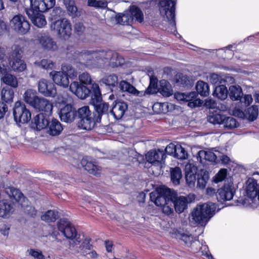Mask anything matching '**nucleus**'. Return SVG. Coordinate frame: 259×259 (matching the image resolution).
Listing matches in <instances>:
<instances>
[{"label":"nucleus","mask_w":259,"mask_h":259,"mask_svg":"<svg viewBox=\"0 0 259 259\" xmlns=\"http://www.w3.org/2000/svg\"><path fill=\"white\" fill-rule=\"evenodd\" d=\"M245 196L241 204L244 207L255 208L259 205V183L254 178H249L244 185Z\"/></svg>","instance_id":"f257e3e1"},{"label":"nucleus","mask_w":259,"mask_h":259,"mask_svg":"<svg viewBox=\"0 0 259 259\" xmlns=\"http://www.w3.org/2000/svg\"><path fill=\"white\" fill-rule=\"evenodd\" d=\"M215 209V204L212 202L198 205L191 212L190 221L203 226L213 215Z\"/></svg>","instance_id":"f03ea898"},{"label":"nucleus","mask_w":259,"mask_h":259,"mask_svg":"<svg viewBox=\"0 0 259 259\" xmlns=\"http://www.w3.org/2000/svg\"><path fill=\"white\" fill-rule=\"evenodd\" d=\"M77 126L79 128L90 131L93 129L96 123L100 122L97 121L96 114H93L89 107L84 106L78 109L77 111Z\"/></svg>","instance_id":"7ed1b4c3"},{"label":"nucleus","mask_w":259,"mask_h":259,"mask_svg":"<svg viewBox=\"0 0 259 259\" xmlns=\"http://www.w3.org/2000/svg\"><path fill=\"white\" fill-rule=\"evenodd\" d=\"M228 201L233 199L238 183V169L237 164L228 157Z\"/></svg>","instance_id":"20e7f679"},{"label":"nucleus","mask_w":259,"mask_h":259,"mask_svg":"<svg viewBox=\"0 0 259 259\" xmlns=\"http://www.w3.org/2000/svg\"><path fill=\"white\" fill-rule=\"evenodd\" d=\"M50 28L59 37L65 40L68 39L72 33V25L70 21L65 18L59 19L52 22Z\"/></svg>","instance_id":"39448f33"},{"label":"nucleus","mask_w":259,"mask_h":259,"mask_svg":"<svg viewBox=\"0 0 259 259\" xmlns=\"http://www.w3.org/2000/svg\"><path fill=\"white\" fill-rule=\"evenodd\" d=\"M157 84L155 80H151L148 88L145 90V93L139 91L128 82L125 80H121L119 82V88L122 92H127L134 96L142 97L145 94H152L156 93Z\"/></svg>","instance_id":"423d86ee"},{"label":"nucleus","mask_w":259,"mask_h":259,"mask_svg":"<svg viewBox=\"0 0 259 259\" xmlns=\"http://www.w3.org/2000/svg\"><path fill=\"white\" fill-rule=\"evenodd\" d=\"M95 51L92 50H82L81 51L73 49L68 54L69 57H71L73 59H77L82 64L87 67H96V62L95 61Z\"/></svg>","instance_id":"0eeeda50"},{"label":"nucleus","mask_w":259,"mask_h":259,"mask_svg":"<svg viewBox=\"0 0 259 259\" xmlns=\"http://www.w3.org/2000/svg\"><path fill=\"white\" fill-rule=\"evenodd\" d=\"M174 197V190L164 186L160 187L156 190L150 193V200L158 206L161 207L167 200Z\"/></svg>","instance_id":"6e6552de"},{"label":"nucleus","mask_w":259,"mask_h":259,"mask_svg":"<svg viewBox=\"0 0 259 259\" xmlns=\"http://www.w3.org/2000/svg\"><path fill=\"white\" fill-rule=\"evenodd\" d=\"M58 230L60 231L67 238L69 239V247L70 249V244L71 242H75L78 241L79 245L81 240L80 237L77 236V234L75 228L71 224V223L65 219H61L57 223Z\"/></svg>","instance_id":"1a4fd4ad"},{"label":"nucleus","mask_w":259,"mask_h":259,"mask_svg":"<svg viewBox=\"0 0 259 259\" xmlns=\"http://www.w3.org/2000/svg\"><path fill=\"white\" fill-rule=\"evenodd\" d=\"M176 3L171 0H163L159 2V11L161 16L165 18L171 27L175 28Z\"/></svg>","instance_id":"9d476101"},{"label":"nucleus","mask_w":259,"mask_h":259,"mask_svg":"<svg viewBox=\"0 0 259 259\" xmlns=\"http://www.w3.org/2000/svg\"><path fill=\"white\" fill-rule=\"evenodd\" d=\"M90 239L86 238L79 246H78L79 242L78 241L75 242H71L70 250L74 251L75 254L79 253L82 256L89 255L90 258L92 259L97 258L98 257V254L96 251H89L92 247V245L90 244Z\"/></svg>","instance_id":"9b49d317"},{"label":"nucleus","mask_w":259,"mask_h":259,"mask_svg":"<svg viewBox=\"0 0 259 259\" xmlns=\"http://www.w3.org/2000/svg\"><path fill=\"white\" fill-rule=\"evenodd\" d=\"M229 114L233 115L247 120L249 122H252L256 120L258 115V107L256 105H253L246 108L244 111L238 108L230 109Z\"/></svg>","instance_id":"f8f14e48"},{"label":"nucleus","mask_w":259,"mask_h":259,"mask_svg":"<svg viewBox=\"0 0 259 259\" xmlns=\"http://www.w3.org/2000/svg\"><path fill=\"white\" fill-rule=\"evenodd\" d=\"M13 115L17 123H25L31 118V113L23 103L17 101L15 103L13 109Z\"/></svg>","instance_id":"ddd939ff"},{"label":"nucleus","mask_w":259,"mask_h":259,"mask_svg":"<svg viewBox=\"0 0 259 259\" xmlns=\"http://www.w3.org/2000/svg\"><path fill=\"white\" fill-rule=\"evenodd\" d=\"M11 27L18 33L24 34L30 29L29 22L22 15L15 16L10 21Z\"/></svg>","instance_id":"4468645a"},{"label":"nucleus","mask_w":259,"mask_h":259,"mask_svg":"<svg viewBox=\"0 0 259 259\" xmlns=\"http://www.w3.org/2000/svg\"><path fill=\"white\" fill-rule=\"evenodd\" d=\"M37 39L41 48L46 51L54 52L58 49L57 42L48 33H39Z\"/></svg>","instance_id":"2eb2a0df"},{"label":"nucleus","mask_w":259,"mask_h":259,"mask_svg":"<svg viewBox=\"0 0 259 259\" xmlns=\"http://www.w3.org/2000/svg\"><path fill=\"white\" fill-rule=\"evenodd\" d=\"M30 7L26 10L45 12L53 8L55 5V0H30Z\"/></svg>","instance_id":"dca6fc26"},{"label":"nucleus","mask_w":259,"mask_h":259,"mask_svg":"<svg viewBox=\"0 0 259 259\" xmlns=\"http://www.w3.org/2000/svg\"><path fill=\"white\" fill-rule=\"evenodd\" d=\"M38 91L46 97H55L57 94L55 84L45 79L38 82Z\"/></svg>","instance_id":"f3484780"},{"label":"nucleus","mask_w":259,"mask_h":259,"mask_svg":"<svg viewBox=\"0 0 259 259\" xmlns=\"http://www.w3.org/2000/svg\"><path fill=\"white\" fill-rule=\"evenodd\" d=\"M90 103L94 107L96 115L97 121H101L102 115L108 114L109 106L102 101V98L91 99Z\"/></svg>","instance_id":"a211bd4d"},{"label":"nucleus","mask_w":259,"mask_h":259,"mask_svg":"<svg viewBox=\"0 0 259 259\" xmlns=\"http://www.w3.org/2000/svg\"><path fill=\"white\" fill-rule=\"evenodd\" d=\"M50 115L40 113L36 115L32 122V127L37 131L43 129L47 130L50 122L49 116Z\"/></svg>","instance_id":"6ab92c4d"},{"label":"nucleus","mask_w":259,"mask_h":259,"mask_svg":"<svg viewBox=\"0 0 259 259\" xmlns=\"http://www.w3.org/2000/svg\"><path fill=\"white\" fill-rule=\"evenodd\" d=\"M59 114L62 121L71 123L75 118L76 111L72 105L67 104L60 110Z\"/></svg>","instance_id":"aec40b11"},{"label":"nucleus","mask_w":259,"mask_h":259,"mask_svg":"<svg viewBox=\"0 0 259 259\" xmlns=\"http://www.w3.org/2000/svg\"><path fill=\"white\" fill-rule=\"evenodd\" d=\"M69 89L71 92L81 99L86 98L91 92L86 86L79 84L77 81L71 83Z\"/></svg>","instance_id":"412c9836"},{"label":"nucleus","mask_w":259,"mask_h":259,"mask_svg":"<svg viewBox=\"0 0 259 259\" xmlns=\"http://www.w3.org/2000/svg\"><path fill=\"white\" fill-rule=\"evenodd\" d=\"M189 196H177L176 197L175 192L174 191L173 203L175 210L179 213H182L187 208V205L189 202H191L189 200Z\"/></svg>","instance_id":"4be33fe9"},{"label":"nucleus","mask_w":259,"mask_h":259,"mask_svg":"<svg viewBox=\"0 0 259 259\" xmlns=\"http://www.w3.org/2000/svg\"><path fill=\"white\" fill-rule=\"evenodd\" d=\"M26 12L32 23L35 26L41 28L46 25L47 21L45 17L41 13V12H34L31 10H26Z\"/></svg>","instance_id":"5701e85b"},{"label":"nucleus","mask_w":259,"mask_h":259,"mask_svg":"<svg viewBox=\"0 0 259 259\" xmlns=\"http://www.w3.org/2000/svg\"><path fill=\"white\" fill-rule=\"evenodd\" d=\"M185 179L187 184L190 187L194 186L196 181V174L197 173V167L193 164L187 163L185 165Z\"/></svg>","instance_id":"b1692460"},{"label":"nucleus","mask_w":259,"mask_h":259,"mask_svg":"<svg viewBox=\"0 0 259 259\" xmlns=\"http://www.w3.org/2000/svg\"><path fill=\"white\" fill-rule=\"evenodd\" d=\"M166 157L163 150H151L146 155L147 161L153 164L159 163L163 160Z\"/></svg>","instance_id":"393cba45"},{"label":"nucleus","mask_w":259,"mask_h":259,"mask_svg":"<svg viewBox=\"0 0 259 259\" xmlns=\"http://www.w3.org/2000/svg\"><path fill=\"white\" fill-rule=\"evenodd\" d=\"M94 54L96 67L107 64L109 57L112 55L111 50L106 51L101 50L95 51Z\"/></svg>","instance_id":"a878e982"},{"label":"nucleus","mask_w":259,"mask_h":259,"mask_svg":"<svg viewBox=\"0 0 259 259\" xmlns=\"http://www.w3.org/2000/svg\"><path fill=\"white\" fill-rule=\"evenodd\" d=\"M54 82L64 88H67L69 84V80L67 75H66L62 71H54L50 73Z\"/></svg>","instance_id":"bb28decb"},{"label":"nucleus","mask_w":259,"mask_h":259,"mask_svg":"<svg viewBox=\"0 0 259 259\" xmlns=\"http://www.w3.org/2000/svg\"><path fill=\"white\" fill-rule=\"evenodd\" d=\"M34 108L44 112V114H51L53 106L51 102L44 98H39Z\"/></svg>","instance_id":"cd10ccee"},{"label":"nucleus","mask_w":259,"mask_h":259,"mask_svg":"<svg viewBox=\"0 0 259 259\" xmlns=\"http://www.w3.org/2000/svg\"><path fill=\"white\" fill-rule=\"evenodd\" d=\"M13 204L7 200H0V217L7 218L14 211Z\"/></svg>","instance_id":"c85d7f7f"},{"label":"nucleus","mask_w":259,"mask_h":259,"mask_svg":"<svg viewBox=\"0 0 259 259\" xmlns=\"http://www.w3.org/2000/svg\"><path fill=\"white\" fill-rule=\"evenodd\" d=\"M127 105L124 102H117L113 106L111 113L116 119H121L127 109Z\"/></svg>","instance_id":"c756f323"},{"label":"nucleus","mask_w":259,"mask_h":259,"mask_svg":"<svg viewBox=\"0 0 259 259\" xmlns=\"http://www.w3.org/2000/svg\"><path fill=\"white\" fill-rule=\"evenodd\" d=\"M63 130L61 123L57 119H52L50 121L47 130V133L51 136L59 135Z\"/></svg>","instance_id":"7c9ffc66"},{"label":"nucleus","mask_w":259,"mask_h":259,"mask_svg":"<svg viewBox=\"0 0 259 259\" xmlns=\"http://www.w3.org/2000/svg\"><path fill=\"white\" fill-rule=\"evenodd\" d=\"M81 165L89 173L98 176L100 174L101 169L98 165L91 161L83 158L80 162Z\"/></svg>","instance_id":"2f4dec72"},{"label":"nucleus","mask_w":259,"mask_h":259,"mask_svg":"<svg viewBox=\"0 0 259 259\" xmlns=\"http://www.w3.org/2000/svg\"><path fill=\"white\" fill-rule=\"evenodd\" d=\"M177 238L184 242L188 247L193 248L195 246L199 245V241L194 238L191 235L187 233H179Z\"/></svg>","instance_id":"473e14b6"},{"label":"nucleus","mask_w":259,"mask_h":259,"mask_svg":"<svg viewBox=\"0 0 259 259\" xmlns=\"http://www.w3.org/2000/svg\"><path fill=\"white\" fill-rule=\"evenodd\" d=\"M197 94L194 92L186 93L185 101L188 102V106L191 108L200 106L203 101L197 98Z\"/></svg>","instance_id":"72a5a7b5"},{"label":"nucleus","mask_w":259,"mask_h":259,"mask_svg":"<svg viewBox=\"0 0 259 259\" xmlns=\"http://www.w3.org/2000/svg\"><path fill=\"white\" fill-rule=\"evenodd\" d=\"M197 160L202 162L203 160H206L211 162H216L217 156L212 151L200 150L197 153Z\"/></svg>","instance_id":"f704fd0d"},{"label":"nucleus","mask_w":259,"mask_h":259,"mask_svg":"<svg viewBox=\"0 0 259 259\" xmlns=\"http://www.w3.org/2000/svg\"><path fill=\"white\" fill-rule=\"evenodd\" d=\"M6 192L10 197L13 198L16 201L20 204L22 202H25L26 198L18 189L13 187H10L6 189Z\"/></svg>","instance_id":"c9c22d12"},{"label":"nucleus","mask_w":259,"mask_h":259,"mask_svg":"<svg viewBox=\"0 0 259 259\" xmlns=\"http://www.w3.org/2000/svg\"><path fill=\"white\" fill-rule=\"evenodd\" d=\"M23 98L26 103L34 107L39 97L36 95L35 91L29 89L25 92Z\"/></svg>","instance_id":"e433bc0d"},{"label":"nucleus","mask_w":259,"mask_h":259,"mask_svg":"<svg viewBox=\"0 0 259 259\" xmlns=\"http://www.w3.org/2000/svg\"><path fill=\"white\" fill-rule=\"evenodd\" d=\"M228 95L232 101H238L241 99L242 95L241 88L238 85H231L228 90Z\"/></svg>","instance_id":"4c0bfd02"},{"label":"nucleus","mask_w":259,"mask_h":259,"mask_svg":"<svg viewBox=\"0 0 259 259\" xmlns=\"http://www.w3.org/2000/svg\"><path fill=\"white\" fill-rule=\"evenodd\" d=\"M158 91L165 97H169L172 94V90L170 84L164 79L160 81Z\"/></svg>","instance_id":"58836bf2"},{"label":"nucleus","mask_w":259,"mask_h":259,"mask_svg":"<svg viewBox=\"0 0 259 259\" xmlns=\"http://www.w3.org/2000/svg\"><path fill=\"white\" fill-rule=\"evenodd\" d=\"M9 65L14 71L22 72L26 68V65L21 58L9 60Z\"/></svg>","instance_id":"ea45409f"},{"label":"nucleus","mask_w":259,"mask_h":259,"mask_svg":"<svg viewBox=\"0 0 259 259\" xmlns=\"http://www.w3.org/2000/svg\"><path fill=\"white\" fill-rule=\"evenodd\" d=\"M101 82L108 86L111 92L112 88L117 85L118 83V76L115 74L105 76L101 80Z\"/></svg>","instance_id":"a19ab883"},{"label":"nucleus","mask_w":259,"mask_h":259,"mask_svg":"<svg viewBox=\"0 0 259 259\" xmlns=\"http://www.w3.org/2000/svg\"><path fill=\"white\" fill-rule=\"evenodd\" d=\"M209 179V172L204 169L200 170L197 174V187L201 189L205 188Z\"/></svg>","instance_id":"79ce46f5"},{"label":"nucleus","mask_w":259,"mask_h":259,"mask_svg":"<svg viewBox=\"0 0 259 259\" xmlns=\"http://www.w3.org/2000/svg\"><path fill=\"white\" fill-rule=\"evenodd\" d=\"M112 55H111L108 59L107 64L112 66V67H117L121 65L124 63V60L121 56L118 54L111 51Z\"/></svg>","instance_id":"37998d69"},{"label":"nucleus","mask_w":259,"mask_h":259,"mask_svg":"<svg viewBox=\"0 0 259 259\" xmlns=\"http://www.w3.org/2000/svg\"><path fill=\"white\" fill-rule=\"evenodd\" d=\"M227 119V116L221 113L213 114L207 117V121L213 124L225 123V120ZM224 126L227 127V125L224 124Z\"/></svg>","instance_id":"c03bdc74"},{"label":"nucleus","mask_w":259,"mask_h":259,"mask_svg":"<svg viewBox=\"0 0 259 259\" xmlns=\"http://www.w3.org/2000/svg\"><path fill=\"white\" fill-rule=\"evenodd\" d=\"M197 93L201 96L206 97L209 94V88L208 84L203 81L199 80L196 84Z\"/></svg>","instance_id":"a18cd8bd"},{"label":"nucleus","mask_w":259,"mask_h":259,"mask_svg":"<svg viewBox=\"0 0 259 259\" xmlns=\"http://www.w3.org/2000/svg\"><path fill=\"white\" fill-rule=\"evenodd\" d=\"M58 217V212L57 210H49L41 215V219L46 222H54Z\"/></svg>","instance_id":"49530a36"},{"label":"nucleus","mask_w":259,"mask_h":259,"mask_svg":"<svg viewBox=\"0 0 259 259\" xmlns=\"http://www.w3.org/2000/svg\"><path fill=\"white\" fill-rule=\"evenodd\" d=\"M14 91L9 87L4 88L1 91V97L2 100L7 103L13 102L14 98Z\"/></svg>","instance_id":"de8ad7c7"},{"label":"nucleus","mask_w":259,"mask_h":259,"mask_svg":"<svg viewBox=\"0 0 259 259\" xmlns=\"http://www.w3.org/2000/svg\"><path fill=\"white\" fill-rule=\"evenodd\" d=\"M182 177V171L179 167L170 168V178L174 184L178 185Z\"/></svg>","instance_id":"09e8293b"},{"label":"nucleus","mask_w":259,"mask_h":259,"mask_svg":"<svg viewBox=\"0 0 259 259\" xmlns=\"http://www.w3.org/2000/svg\"><path fill=\"white\" fill-rule=\"evenodd\" d=\"M133 20L135 19L138 22L141 23L144 20V15L142 11L136 6H132L131 7L130 11Z\"/></svg>","instance_id":"8fccbe9b"},{"label":"nucleus","mask_w":259,"mask_h":259,"mask_svg":"<svg viewBox=\"0 0 259 259\" xmlns=\"http://www.w3.org/2000/svg\"><path fill=\"white\" fill-rule=\"evenodd\" d=\"M2 79L5 83L13 88H16L18 86L17 78L11 74L6 73Z\"/></svg>","instance_id":"3c124183"},{"label":"nucleus","mask_w":259,"mask_h":259,"mask_svg":"<svg viewBox=\"0 0 259 259\" xmlns=\"http://www.w3.org/2000/svg\"><path fill=\"white\" fill-rule=\"evenodd\" d=\"M116 21L120 24L128 25L133 21V18L129 12L125 14H121L116 16Z\"/></svg>","instance_id":"603ef678"},{"label":"nucleus","mask_w":259,"mask_h":259,"mask_svg":"<svg viewBox=\"0 0 259 259\" xmlns=\"http://www.w3.org/2000/svg\"><path fill=\"white\" fill-rule=\"evenodd\" d=\"M35 64L38 67L46 70H52L54 68L55 64L50 59H44L40 61L35 62Z\"/></svg>","instance_id":"864d4df0"},{"label":"nucleus","mask_w":259,"mask_h":259,"mask_svg":"<svg viewBox=\"0 0 259 259\" xmlns=\"http://www.w3.org/2000/svg\"><path fill=\"white\" fill-rule=\"evenodd\" d=\"M61 70V71L63 72V73L66 75H67L68 77L72 78L77 76V71L70 64H63L62 65Z\"/></svg>","instance_id":"5fc2aeb1"},{"label":"nucleus","mask_w":259,"mask_h":259,"mask_svg":"<svg viewBox=\"0 0 259 259\" xmlns=\"http://www.w3.org/2000/svg\"><path fill=\"white\" fill-rule=\"evenodd\" d=\"M214 94L218 99L225 100L227 98V88L225 85L221 84L216 87Z\"/></svg>","instance_id":"6e6d98bb"},{"label":"nucleus","mask_w":259,"mask_h":259,"mask_svg":"<svg viewBox=\"0 0 259 259\" xmlns=\"http://www.w3.org/2000/svg\"><path fill=\"white\" fill-rule=\"evenodd\" d=\"M227 188L226 184L219 188L216 193V196L218 201L222 203L226 202L227 200Z\"/></svg>","instance_id":"4d7b16f0"},{"label":"nucleus","mask_w":259,"mask_h":259,"mask_svg":"<svg viewBox=\"0 0 259 259\" xmlns=\"http://www.w3.org/2000/svg\"><path fill=\"white\" fill-rule=\"evenodd\" d=\"M167 202L161 206L162 212L167 215H170L174 214V203L173 198L167 200Z\"/></svg>","instance_id":"13d9d810"},{"label":"nucleus","mask_w":259,"mask_h":259,"mask_svg":"<svg viewBox=\"0 0 259 259\" xmlns=\"http://www.w3.org/2000/svg\"><path fill=\"white\" fill-rule=\"evenodd\" d=\"M21 205L22 207L24 208V210L25 212L27 213L28 214L33 217L35 216L36 214V210L35 208L31 206L30 204H28V202L27 199H25V202H22Z\"/></svg>","instance_id":"bf43d9fd"},{"label":"nucleus","mask_w":259,"mask_h":259,"mask_svg":"<svg viewBox=\"0 0 259 259\" xmlns=\"http://www.w3.org/2000/svg\"><path fill=\"white\" fill-rule=\"evenodd\" d=\"M174 157L180 159H185L187 158L188 153L183 147L180 145H177Z\"/></svg>","instance_id":"052dcab7"},{"label":"nucleus","mask_w":259,"mask_h":259,"mask_svg":"<svg viewBox=\"0 0 259 259\" xmlns=\"http://www.w3.org/2000/svg\"><path fill=\"white\" fill-rule=\"evenodd\" d=\"M227 177V169L221 168L213 178V182L215 183L224 181Z\"/></svg>","instance_id":"680f3d73"},{"label":"nucleus","mask_w":259,"mask_h":259,"mask_svg":"<svg viewBox=\"0 0 259 259\" xmlns=\"http://www.w3.org/2000/svg\"><path fill=\"white\" fill-rule=\"evenodd\" d=\"M22 51L21 48L18 46H14L12 47V52L9 58V60L12 59H16V58H21V54Z\"/></svg>","instance_id":"e2e57ef3"},{"label":"nucleus","mask_w":259,"mask_h":259,"mask_svg":"<svg viewBox=\"0 0 259 259\" xmlns=\"http://www.w3.org/2000/svg\"><path fill=\"white\" fill-rule=\"evenodd\" d=\"M79 79L81 83L86 85L92 84V79L90 74L88 72H83L79 75Z\"/></svg>","instance_id":"0e129e2a"},{"label":"nucleus","mask_w":259,"mask_h":259,"mask_svg":"<svg viewBox=\"0 0 259 259\" xmlns=\"http://www.w3.org/2000/svg\"><path fill=\"white\" fill-rule=\"evenodd\" d=\"M65 14V11L63 10L60 7H55L51 12V16L53 19H57L58 18H62Z\"/></svg>","instance_id":"69168bd1"},{"label":"nucleus","mask_w":259,"mask_h":259,"mask_svg":"<svg viewBox=\"0 0 259 259\" xmlns=\"http://www.w3.org/2000/svg\"><path fill=\"white\" fill-rule=\"evenodd\" d=\"M88 4L89 6L96 8H105L107 7V3L103 0H88Z\"/></svg>","instance_id":"338daca9"},{"label":"nucleus","mask_w":259,"mask_h":259,"mask_svg":"<svg viewBox=\"0 0 259 259\" xmlns=\"http://www.w3.org/2000/svg\"><path fill=\"white\" fill-rule=\"evenodd\" d=\"M177 83L185 87L189 84V79L187 76L183 75L182 74H179L176 75V77Z\"/></svg>","instance_id":"774afa93"}]
</instances>
